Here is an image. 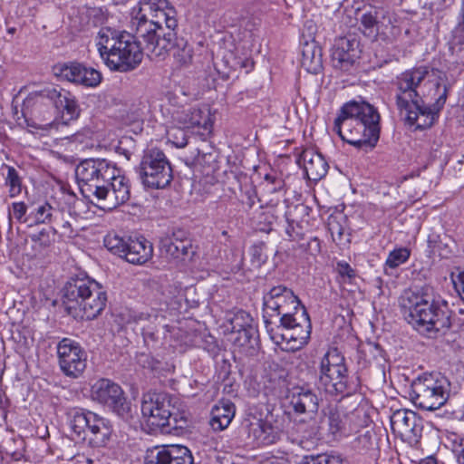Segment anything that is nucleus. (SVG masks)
<instances>
[{"label": "nucleus", "instance_id": "nucleus-44", "mask_svg": "<svg viewBox=\"0 0 464 464\" xmlns=\"http://www.w3.org/2000/svg\"><path fill=\"white\" fill-rule=\"evenodd\" d=\"M410 251L406 247H401L390 252L385 266L389 268H396L404 264L410 257Z\"/></svg>", "mask_w": 464, "mask_h": 464}, {"label": "nucleus", "instance_id": "nucleus-57", "mask_svg": "<svg viewBox=\"0 0 464 464\" xmlns=\"http://www.w3.org/2000/svg\"><path fill=\"white\" fill-rule=\"evenodd\" d=\"M287 220V227H285V233L287 234L290 240H298L301 237L300 233L295 231V221L290 220L287 214H285Z\"/></svg>", "mask_w": 464, "mask_h": 464}, {"label": "nucleus", "instance_id": "nucleus-38", "mask_svg": "<svg viewBox=\"0 0 464 464\" xmlns=\"http://www.w3.org/2000/svg\"><path fill=\"white\" fill-rule=\"evenodd\" d=\"M52 113L46 111L43 120H38L36 115L34 118L25 119V123L30 128V132L34 134H40L41 136L47 135L52 130L57 129V123L53 121H47L51 119Z\"/></svg>", "mask_w": 464, "mask_h": 464}, {"label": "nucleus", "instance_id": "nucleus-28", "mask_svg": "<svg viewBox=\"0 0 464 464\" xmlns=\"http://www.w3.org/2000/svg\"><path fill=\"white\" fill-rule=\"evenodd\" d=\"M300 319L299 324L282 333L279 336L282 341H285L290 345L292 350L301 349L310 339L312 329L310 318Z\"/></svg>", "mask_w": 464, "mask_h": 464}, {"label": "nucleus", "instance_id": "nucleus-36", "mask_svg": "<svg viewBox=\"0 0 464 464\" xmlns=\"http://www.w3.org/2000/svg\"><path fill=\"white\" fill-rule=\"evenodd\" d=\"M386 9L374 8L362 14L360 24L362 34L370 38L374 36L377 25L382 18H385Z\"/></svg>", "mask_w": 464, "mask_h": 464}, {"label": "nucleus", "instance_id": "nucleus-24", "mask_svg": "<svg viewBox=\"0 0 464 464\" xmlns=\"http://www.w3.org/2000/svg\"><path fill=\"white\" fill-rule=\"evenodd\" d=\"M152 255V244L145 237H129L122 257L130 264L143 265L151 259Z\"/></svg>", "mask_w": 464, "mask_h": 464}, {"label": "nucleus", "instance_id": "nucleus-18", "mask_svg": "<svg viewBox=\"0 0 464 464\" xmlns=\"http://www.w3.org/2000/svg\"><path fill=\"white\" fill-rule=\"evenodd\" d=\"M359 40L348 35L335 39L331 53V62L335 69L349 72L360 58Z\"/></svg>", "mask_w": 464, "mask_h": 464}, {"label": "nucleus", "instance_id": "nucleus-10", "mask_svg": "<svg viewBox=\"0 0 464 464\" xmlns=\"http://www.w3.org/2000/svg\"><path fill=\"white\" fill-rule=\"evenodd\" d=\"M136 172L145 188L160 189L173 179L172 169L165 153L158 148L144 150Z\"/></svg>", "mask_w": 464, "mask_h": 464}, {"label": "nucleus", "instance_id": "nucleus-48", "mask_svg": "<svg viewBox=\"0 0 464 464\" xmlns=\"http://www.w3.org/2000/svg\"><path fill=\"white\" fill-rule=\"evenodd\" d=\"M184 129L179 125L178 127H171L167 132L169 141L177 148H184L188 144V136Z\"/></svg>", "mask_w": 464, "mask_h": 464}, {"label": "nucleus", "instance_id": "nucleus-46", "mask_svg": "<svg viewBox=\"0 0 464 464\" xmlns=\"http://www.w3.org/2000/svg\"><path fill=\"white\" fill-rule=\"evenodd\" d=\"M7 176L6 184L9 186V193L11 197H15L22 190V181L17 170L12 166H6Z\"/></svg>", "mask_w": 464, "mask_h": 464}, {"label": "nucleus", "instance_id": "nucleus-64", "mask_svg": "<svg viewBox=\"0 0 464 464\" xmlns=\"http://www.w3.org/2000/svg\"><path fill=\"white\" fill-rule=\"evenodd\" d=\"M7 32H8V34H14L15 28L14 27L8 28Z\"/></svg>", "mask_w": 464, "mask_h": 464}, {"label": "nucleus", "instance_id": "nucleus-59", "mask_svg": "<svg viewBox=\"0 0 464 464\" xmlns=\"http://www.w3.org/2000/svg\"><path fill=\"white\" fill-rule=\"evenodd\" d=\"M142 335H143V339H144L145 343L148 344L150 343V342L154 343L158 339V336L156 335V334L154 332L150 331V329H149V328L143 329Z\"/></svg>", "mask_w": 464, "mask_h": 464}, {"label": "nucleus", "instance_id": "nucleus-55", "mask_svg": "<svg viewBox=\"0 0 464 464\" xmlns=\"http://www.w3.org/2000/svg\"><path fill=\"white\" fill-rule=\"evenodd\" d=\"M97 10L95 8H90L87 6H82L77 9V14L79 15V25L80 27H83L90 23L91 15H95Z\"/></svg>", "mask_w": 464, "mask_h": 464}, {"label": "nucleus", "instance_id": "nucleus-11", "mask_svg": "<svg viewBox=\"0 0 464 464\" xmlns=\"http://www.w3.org/2000/svg\"><path fill=\"white\" fill-rule=\"evenodd\" d=\"M114 171L115 166L104 159L82 160L76 167L75 176L83 197L95 198Z\"/></svg>", "mask_w": 464, "mask_h": 464}, {"label": "nucleus", "instance_id": "nucleus-17", "mask_svg": "<svg viewBox=\"0 0 464 464\" xmlns=\"http://www.w3.org/2000/svg\"><path fill=\"white\" fill-rule=\"evenodd\" d=\"M391 428L402 440L416 443L421 437L423 422L416 412L400 409L391 416Z\"/></svg>", "mask_w": 464, "mask_h": 464}, {"label": "nucleus", "instance_id": "nucleus-61", "mask_svg": "<svg viewBox=\"0 0 464 464\" xmlns=\"http://www.w3.org/2000/svg\"><path fill=\"white\" fill-rule=\"evenodd\" d=\"M262 464H285L281 459L277 458H270L262 462Z\"/></svg>", "mask_w": 464, "mask_h": 464}, {"label": "nucleus", "instance_id": "nucleus-37", "mask_svg": "<svg viewBox=\"0 0 464 464\" xmlns=\"http://www.w3.org/2000/svg\"><path fill=\"white\" fill-rule=\"evenodd\" d=\"M58 214V208L52 207L49 203L44 202L37 206L34 211L30 213L31 221L29 227L39 224L53 223V218Z\"/></svg>", "mask_w": 464, "mask_h": 464}, {"label": "nucleus", "instance_id": "nucleus-22", "mask_svg": "<svg viewBox=\"0 0 464 464\" xmlns=\"http://www.w3.org/2000/svg\"><path fill=\"white\" fill-rule=\"evenodd\" d=\"M171 118L175 124L190 129L201 127L208 130L211 127L209 111L196 106H183L171 111Z\"/></svg>", "mask_w": 464, "mask_h": 464}, {"label": "nucleus", "instance_id": "nucleus-47", "mask_svg": "<svg viewBox=\"0 0 464 464\" xmlns=\"http://www.w3.org/2000/svg\"><path fill=\"white\" fill-rule=\"evenodd\" d=\"M127 239L120 237L116 235H108L104 238V246L111 253L122 257Z\"/></svg>", "mask_w": 464, "mask_h": 464}, {"label": "nucleus", "instance_id": "nucleus-3", "mask_svg": "<svg viewBox=\"0 0 464 464\" xmlns=\"http://www.w3.org/2000/svg\"><path fill=\"white\" fill-rule=\"evenodd\" d=\"M400 307L405 320L430 338L444 334L451 326L452 312L444 300L407 291L401 297Z\"/></svg>", "mask_w": 464, "mask_h": 464}, {"label": "nucleus", "instance_id": "nucleus-26", "mask_svg": "<svg viewBox=\"0 0 464 464\" xmlns=\"http://www.w3.org/2000/svg\"><path fill=\"white\" fill-rule=\"evenodd\" d=\"M298 163L303 164L304 169L311 180L321 179L328 170V163L323 155L313 150H304L298 159Z\"/></svg>", "mask_w": 464, "mask_h": 464}, {"label": "nucleus", "instance_id": "nucleus-13", "mask_svg": "<svg viewBox=\"0 0 464 464\" xmlns=\"http://www.w3.org/2000/svg\"><path fill=\"white\" fill-rule=\"evenodd\" d=\"M92 401L108 406L114 413L125 421L134 417L130 402L124 397L121 386L109 379H100L91 387Z\"/></svg>", "mask_w": 464, "mask_h": 464}, {"label": "nucleus", "instance_id": "nucleus-62", "mask_svg": "<svg viewBox=\"0 0 464 464\" xmlns=\"http://www.w3.org/2000/svg\"><path fill=\"white\" fill-rule=\"evenodd\" d=\"M420 464H436V461L433 458H429L426 459H422Z\"/></svg>", "mask_w": 464, "mask_h": 464}, {"label": "nucleus", "instance_id": "nucleus-60", "mask_svg": "<svg viewBox=\"0 0 464 464\" xmlns=\"http://www.w3.org/2000/svg\"><path fill=\"white\" fill-rule=\"evenodd\" d=\"M459 446H460L461 450L458 455V462L459 464H464V438L460 440Z\"/></svg>", "mask_w": 464, "mask_h": 464}, {"label": "nucleus", "instance_id": "nucleus-16", "mask_svg": "<svg viewBox=\"0 0 464 464\" xmlns=\"http://www.w3.org/2000/svg\"><path fill=\"white\" fill-rule=\"evenodd\" d=\"M61 371L68 377L78 378L86 368L87 356L80 344L69 338H63L57 345Z\"/></svg>", "mask_w": 464, "mask_h": 464}, {"label": "nucleus", "instance_id": "nucleus-32", "mask_svg": "<svg viewBox=\"0 0 464 464\" xmlns=\"http://www.w3.org/2000/svg\"><path fill=\"white\" fill-rule=\"evenodd\" d=\"M384 355L385 352L379 343L369 342L358 348L355 359L359 367L363 369L372 362L382 364L385 362Z\"/></svg>", "mask_w": 464, "mask_h": 464}, {"label": "nucleus", "instance_id": "nucleus-20", "mask_svg": "<svg viewBox=\"0 0 464 464\" xmlns=\"http://www.w3.org/2000/svg\"><path fill=\"white\" fill-rule=\"evenodd\" d=\"M144 464H193V457L183 445H161L146 451Z\"/></svg>", "mask_w": 464, "mask_h": 464}, {"label": "nucleus", "instance_id": "nucleus-30", "mask_svg": "<svg viewBox=\"0 0 464 464\" xmlns=\"http://www.w3.org/2000/svg\"><path fill=\"white\" fill-rule=\"evenodd\" d=\"M331 382H319L327 393L330 394H344L349 396L359 389L358 379H351L348 373H342L340 376H331Z\"/></svg>", "mask_w": 464, "mask_h": 464}, {"label": "nucleus", "instance_id": "nucleus-52", "mask_svg": "<svg viewBox=\"0 0 464 464\" xmlns=\"http://www.w3.org/2000/svg\"><path fill=\"white\" fill-rule=\"evenodd\" d=\"M266 189L270 193H276L283 190L285 187V181L276 176L266 174L265 176Z\"/></svg>", "mask_w": 464, "mask_h": 464}, {"label": "nucleus", "instance_id": "nucleus-8", "mask_svg": "<svg viewBox=\"0 0 464 464\" xmlns=\"http://www.w3.org/2000/svg\"><path fill=\"white\" fill-rule=\"evenodd\" d=\"M73 440L91 448L104 447L111 434L110 421L89 410L73 407L66 411Z\"/></svg>", "mask_w": 464, "mask_h": 464}, {"label": "nucleus", "instance_id": "nucleus-49", "mask_svg": "<svg viewBox=\"0 0 464 464\" xmlns=\"http://www.w3.org/2000/svg\"><path fill=\"white\" fill-rule=\"evenodd\" d=\"M266 244L264 242H257L250 247V256L252 263L260 266L266 260L265 254Z\"/></svg>", "mask_w": 464, "mask_h": 464}, {"label": "nucleus", "instance_id": "nucleus-7", "mask_svg": "<svg viewBox=\"0 0 464 464\" xmlns=\"http://www.w3.org/2000/svg\"><path fill=\"white\" fill-rule=\"evenodd\" d=\"M369 417L363 408L348 411L343 401L330 403L321 411L320 424L312 429V434L325 436L337 441L343 437L359 432L368 425Z\"/></svg>", "mask_w": 464, "mask_h": 464}, {"label": "nucleus", "instance_id": "nucleus-5", "mask_svg": "<svg viewBox=\"0 0 464 464\" xmlns=\"http://www.w3.org/2000/svg\"><path fill=\"white\" fill-rule=\"evenodd\" d=\"M62 298L68 314L86 320L96 318L107 302L102 286L89 276L71 277L62 290Z\"/></svg>", "mask_w": 464, "mask_h": 464}, {"label": "nucleus", "instance_id": "nucleus-29", "mask_svg": "<svg viewBox=\"0 0 464 464\" xmlns=\"http://www.w3.org/2000/svg\"><path fill=\"white\" fill-rule=\"evenodd\" d=\"M302 66L308 72L317 74L323 67V52L314 41L306 42L302 49Z\"/></svg>", "mask_w": 464, "mask_h": 464}, {"label": "nucleus", "instance_id": "nucleus-56", "mask_svg": "<svg viewBox=\"0 0 464 464\" xmlns=\"http://www.w3.org/2000/svg\"><path fill=\"white\" fill-rule=\"evenodd\" d=\"M336 271L342 277L353 279L355 277V271L346 262H338Z\"/></svg>", "mask_w": 464, "mask_h": 464}, {"label": "nucleus", "instance_id": "nucleus-53", "mask_svg": "<svg viewBox=\"0 0 464 464\" xmlns=\"http://www.w3.org/2000/svg\"><path fill=\"white\" fill-rule=\"evenodd\" d=\"M30 237H31V240L34 244V248L39 247L40 249H44L47 246H49L51 244L49 233L44 229H43L42 231H40L38 233L31 235Z\"/></svg>", "mask_w": 464, "mask_h": 464}, {"label": "nucleus", "instance_id": "nucleus-14", "mask_svg": "<svg viewBox=\"0 0 464 464\" xmlns=\"http://www.w3.org/2000/svg\"><path fill=\"white\" fill-rule=\"evenodd\" d=\"M381 119L370 122L344 121L343 124H334V130L347 143L365 151L372 150L380 139Z\"/></svg>", "mask_w": 464, "mask_h": 464}, {"label": "nucleus", "instance_id": "nucleus-41", "mask_svg": "<svg viewBox=\"0 0 464 464\" xmlns=\"http://www.w3.org/2000/svg\"><path fill=\"white\" fill-rule=\"evenodd\" d=\"M55 74L62 79L76 84L79 74L82 73V63H69L55 66Z\"/></svg>", "mask_w": 464, "mask_h": 464}, {"label": "nucleus", "instance_id": "nucleus-34", "mask_svg": "<svg viewBox=\"0 0 464 464\" xmlns=\"http://www.w3.org/2000/svg\"><path fill=\"white\" fill-rule=\"evenodd\" d=\"M54 231H59L63 237L72 238L78 235V220L75 215L64 213L58 208V214L53 218Z\"/></svg>", "mask_w": 464, "mask_h": 464}, {"label": "nucleus", "instance_id": "nucleus-15", "mask_svg": "<svg viewBox=\"0 0 464 464\" xmlns=\"http://www.w3.org/2000/svg\"><path fill=\"white\" fill-rule=\"evenodd\" d=\"M130 198V179L115 167L111 179L101 188L95 198L102 209L112 210L125 204Z\"/></svg>", "mask_w": 464, "mask_h": 464}, {"label": "nucleus", "instance_id": "nucleus-25", "mask_svg": "<svg viewBox=\"0 0 464 464\" xmlns=\"http://www.w3.org/2000/svg\"><path fill=\"white\" fill-rule=\"evenodd\" d=\"M347 372L344 357L337 348H331L324 355L320 362L319 382H331V376H340Z\"/></svg>", "mask_w": 464, "mask_h": 464}, {"label": "nucleus", "instance_id": "nucleus-54", "mask_svg": "<svg viewBox=\"0 0 464 464\" xmlns=\"http://www.w3.org/2000/svg\"><path fill=\"white\" fill-rule=\"evenodd\" d=\"M237 333L238 334V336L237 337L236 342L239 345L243 346L251 342V339L256 334V330L255 329V327L252 326L245 328L244 330L237 331Z\"/></svg>", "mask_w": 464, "mask_h": 464}, {"label": "nucleus", "instance_id": "nucleus-6", "mask_svg": "<svg viewBox=\"0 0 464 464\" xmlns=\"http://www.w3.org/2000/svg\"><path fill=\"white\" fill-rule=\"evenodd\" d=\"M179 400L167 392H147L142 397L141 413L153 430L179 435L188 427V413L178 406Z\"/></svg>", "mask_w": 464, "mask_h": 464}, {"label": "nucleus", "instance_id": "nucleus-23", "mask_svg": "<svg viewBox=\"0 0 464 464\" xmlns=\"http://www.w3.org/2000/svg\"><path fill=\"white\" fill-rule=\"evenodd\" d=\"M289 404L296 414H316L319 409V398L310 388L296 386L288 395Z\"/></svg>", "mask_w": 464, "mask_h": 464}, {"label": "nucleus", "instance_id": "nucleus-12", "mask_svg": "<svg viewBox=\"0 0 464 464\" xmlns=\"http://www.w3.org/2000/svg\"><path fill=\"white\" fill-rule=\"evenodd\" d=\"M301 301L294 294V292L283 285L273 286L263 296V318L267 332L271 335V339L276 343H279L276 336L273 335L274 324L273 319L278 318L280 315H285L300 306Z\"/></svg>", "mask_w": 464, "mask_h": 464}, {"label": "nucleus", "instance_id": "nucleus-19", "mask_svg": "<svg viewBox=\"0 0 464 464\" xmlns=\"http://www.w3.org/2000/svg\"><path fill=\"white\" fill-rule=\"evenodd\" d=\"M35 104H43L45 101L53 105L56 110L66 112L69 120L76 119L80 114V110L72 94L58 87L48 86L34 93Z\"/></svg>", "mask_w": 464, "mask_h": 464}, {"label": "nucleus", "instance_id": "nucleus-42", "mask_svg": "<svg viewBox=\"0 0 464 464\" xmlns=\"http://www.w3.org/2000/svg\"><path fill=\"white\" fill-rule=\"evenodd\" d=\"M81 71L82 73L79 74L78 80H76V84L85 87H95L101 82L102 74L97 70L82 64Z\"/></svg>", "mask_w": 464, "mask_h": 464}, {"label": "nucleus", "instance_id": "nucleus-50", "mask_svg": "<svg viewBox=\"0 0 464 464\" xmlns=\"http://www.w3.org/2000/svg\"><path fill=\"white\" fill-rule=\"evenodd\" d=\"M12 212L14 218L20 223H26L29 226L31 221L30 214L26 216L27 206L24 202H14L12 204Z\"/></svg>", "mask_w": 464, "mask_h": 464}, {"label": "nucleus", "instance_id": "nucleus-33", "mask_svg": "<svg viewBox=\"0 0 464 464\" xmlns=\"http://www.w3.org/2000/svg\"><path fill=\"white\" fill-rule=\"evenodd\" d=\"M384 16L385 18L380 20L372 39L391 44L401 35V28L395 24L396 19L392 12L386 10Z\"/></svg>", "mask_w": 464, "mask_h": 464}, {"label": "nucleus", "instance_id": "nucleus-31", "mask_svg": "<svg viewBox=\"0 0 464 464\" xmlns=\"http://www.w3.org/2000/svg\"><path fill=\"white\" fill-rule=\"evenodd\" d=\"M235 405L229 401H221L211 411L210 425L214 430H223L235 416Z\"/></svg>", "mask_w": 464, "mask_h": 464}, {"label": "nucleus", "instance_id": "nucleus-2", "mask_svg": "<svg viewBox=\"0 0 464 464\" xmlns=\"http://www.w3.org/2000/svg\"><path fill=\"white\" fill-rule=\"evenodd\" d=\"M177 27V12L168 0H140L132 9L130 28L150 56L164 57L171 51Z\"/></svg>", "mask_w": 464, "mask_h": 464}, {"label": "nucleus", "instance_id": "nucleus-1", "mask_svg": "<svg viewBox=\"0 0 464 464\" xmlns=\"http://www.w3.org/2000/svg\"><path fill=\"white\" fill-rule=\"evenodd\" d=\"M431 97L435 100L431 107L425 105L418 92L420 83L430 74L426 66L415 67L399 74L395 81V102L400 115L409 126L417 130L430 128L439 111L443 108L451 88L445 72L438 71Z\"/></svg>", "mask_w": 464, "mask_h": 464}, {"label": "nucleus", "instance_id": "nucleus-51", "mask_svg": "<svg viewBox=\"0 0 464 464\" xmlns=\"http://www.w3.org/2000/svg\"><path fill=\"white\" fill-rule=\"evenodd\" d=\"M303 464H342V459L338 457L321 454L305 458Z\"/></svg>", "mask_w": 464, "mask_h": 464}, {"label": "nucleus", "instance_id": "nucleus-4", "mask_svg": "<svg viewBox=\"0 0 464 464\" xmlns=\"http://www.w3.org/2000/svg\"><path fill=\"white\" fill-rule=\"evenodd\" d=\"M95 43L102 60L111 71L127 72L137 68L142 61L143 48L135 33L103 27Z\"/></svg>", "mask_w": 464, "mask_h": 464}, {"label": "nucleus", "instance_id": "nucleus-43", "mask_svg": "<svg viewBox=\"0 0 464 464\" xmlns=\"http://www.w3.org/2000/svg\"><path fill=\"white\" fill-rule=\"evenodd\" d=\"M231 324V331L237 332L244 330L245 328L252 327L253 319L251 315L243 310H239L234 314L233 317L229 319Z\"/></svg>", "mask_w": 464, "mask_h": 464}, {"label": "nucleus", "instance_id": "nucleus-35", "mask_svg": "<svg viewBox=\"0 0 464 464\" xmlns=\"http://www.w3.org/2000/svg\"><path fill=\"white\" fill-rule=\"evenodd\" d=\"M191 245L188 239H179L175 235L161 241V250L169 256L179 259L188 256Z\"/></svg>", "mask_w": 464, "mask_h": 464}, {"label": "nucleus", "instance_id": "nucleus-63", "mask_svg": "<svg viewBox=\"0 0 464 464\" xmlns=\"http://www.w3.org/2000/svg\"><path fill=\"white\" fill-rule=\"evenodd\" d=\"M86 463H88V464H94V460L92 459H91V458H87L86 459Z\"/></svg>", "mask_w": 464, "mask_h": 464}, {"label": "nucleus", "instance_id": "nucleus-45", "mask_svg": "<svg viewBox=\"0 0 464 464\" xmlns=\"http://www.w3.org/2000/svg\"><path fill=\"white\" fill-rule=\"evenodd\" d=\"M373 445V438L371 431L366 430L359 434L352 442L353 449L360 454L369 451Z\"/></svg>", "mask_w": 464, "mask_h": 464}, {"label": "nucleus", "instance_id": "nucleus-40", "mask_svg": "<svg viewBox=\"0 0 464 464\" xmlns=\"http://www.w3.org/2000/svg\"><path fill=\"white\" fill-rule=\"evenodd\" d=\"M278 318L280 324L277 326V328L282 327L283 329L287 331L296 326L297 324H299V323L301 322L300 318L310 317L305 307L302 304H300V306H298V308L295 309L290 313H285V315H280Z\"/></svg>", "mask_w": 464, "mask_h": 464}, {"label": "nucleus", "instance_id": "nucleus-21", "mask_svg": "<svg viewBox=\"0 0 464 464\" xmlns=\"http://www.w3.org/2000/svg\"><path fill=\"white\" fill-rule=\"evenodd\" d=\"M381 119L378 110L371 103L360 99L345 102L334 120V124H343L344 121L370 122Z\"/></svg>", "mask_w": 464, "mask_h": 464}, {"label": "nucleus", "instance_id": "nucleus-58", "mask_svg": "<svg viewBox=\"0 0 464 464\" xmlns=\"http://www.w3.org/2000/svg\"><path fill=\"white\" fill-rule=\"evenodd\" d=\"M329 230L331 232V235H332L334 240H335V236H337L338 239H341V237L343 234V228L334 219L329 221Z\"/></svg>", "mask_w": 464, "mask_h": 464}, {"label": "nucleus", "instance_id": "nucleus-27", "mask_svg": "<svg viewBox=\"0 0 464 464\" xmlns=\"http://www.w3.org/2000/svg\"><path fill=\"white\" fill-rule=\"evenodd\" d=\"M246 428L248 436L259 445H271L279 439L277 429L267 420L254 419L248 421Z\"/></svg>", "mask_w": 464, "mask_h": 464}, {"label": "nucleus", "instance_id": "nucleus-39", "mask_svg": "<svg viewBox=\"0 0 464 464\" xmlns=\"http://www.w3.org/2000/svg\"><path fill=\"white\" fill-rule=\"evenodd\" d=\"M171 50L174 51V58L179 65L187 66L191 63L193 59V48L184 38H177Z\"/></svg>", "mask_w": 464, "mask_h": 464}, {"label": "nucleus", "instance_id": "nucleus-9", "mask_svg": "<svg viewBox=\"0 0 464 464\" xmlns=\"http://www.w3.org/2000/svg\"><path fill=\"white\" fill-rule=\"evenodd\" d=\"M450 393L449 379L440 372L423 373L411 385V400L424 411H436L445 405Z\"/></svg>", "mask_w": 464, "mask_h": 464}]
</instances>
